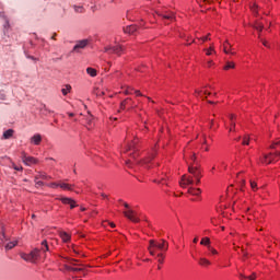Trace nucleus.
<instances>
[{"instance_id": "1", "label": "nucleus", "mask_w": 280, "mask_h": 280, "mask_svg": "<svg viewBox=\"0 0 280 280\" xmlns=\"http://www.w3.org/2000/svg\"><path fill=\"white\" fill-rule=\"evenodd\" d=\"M188 172L191 176L183 175L179 182L180 187H187V185H194V178H202V171L198 166H188Z\"/></svg>"}, {"instance_id": "2", "label": "nucleus", "mask_w": 280, "mask_h": 280, "mask_svg": "<svg viewBox=\"0 0 280 280\" xmlns=\"http://www.w3.org/2000/svg\"><path fill=\"white\" fill-rule=\"evenodd\" d=\"M170 248V243L165 240H161L160 242L150 240L148 250L152 257L156 255V250H161L162 253H166V250Z\"/></svg>"}, {"instance_id": "3", "label": "nucleus", "mask_w": 280, "mask_h": 280, "mask_svg": "<svg viewBox=\"0 0 280 280\" xmlns=\"http://www.w3.org/2000/svg\"><path fill=\"white\" fill-rule=\"evenodd\" d=\"M21 257L24 259V261L36 264V261H38V258L40 257V249L35 248L30 254H21Z\"/></svg>"}, {"instance_id": "4", "label": "nucleus", "mask_w": 280, "mask_h": 280, "mask_svg": "<svg viewBox=\"0 0 280 280\" xmlns=\"http://www.w3.org/2000/svg\"><path fill=\"white\" fill-rule=\"evenodd\" d=\"M104 51L106 54H116L117 56H121V51H124V48L119 45L116 46H106L104 48Z\"/></svg>"}, {"instance_id": "5", "label": "nucleus", "mask_w": 280, "mask_h": 280, "mask_svg": "<svg viewBox=\"0 0 280 280\" xmlns=\"http://www.w3.org/2000/svg\"><path fill=\"white\" fill-rule=\"evenodd\" d=\"M89 43H90L89 39L78 40L77 44L74 45L72 51L80 54V49H86V47H89Z\"/></svg>"}, {"instance_id": "6", "label": "nucleus", "mask_w": 280, "mask_h": 280, "mask_svg": "<svg viewBox=\"0 0 280 280\" xmlns=\"http://www.w3.org/2000/svg\"><path fill=\"white\" fill-rule=\"evenodd\" d=\"M79 260L73 259V258H68V264L63 265L65 270H67L68 272H71V270H73V266H84V265H80L78 264Z\"/></svg>"}, {"instance_id": "7", "label": "nucleus", "mask_w": 280, "mask_h": 280, "mask_svg": "<svg viewBox=\"0 0 280 280\" xmlns=\"http://www.w3.org/2000/svg\"><path fill=\"white\" fill-rule=\"evenodd\" d=\"M124 215H125V218H127L131 222H136V223L139 222V218H137V213L132 209L124 211Z\"/></svg>"}, {"instance_id": "8", "label": "nucleus", "mask_w": 280, "mask_h": 280, "mask_svg": "<svg viewBox=\"0 0 280 280\" xmlns=\"http://www.w3.org/2000/svg\"><path fill=\"white\" fill-rule=\"evenodd\" d=\"M59 200L62 202V205H69L70 209H75L78 205L75 203V200L69 198V197H61Z\"/></svg>"}, {"instance_id": "9", "label": "nucleus", "mask_w": 280, "mask_h": 280, "mask_svg": "<svg viewBox=\"0 0 280 280\" xmlns=\"http://www.w3.org/2000/svg\"><path fill=\"white\" fill-rule=\"evenodd\" d=\"M279 156L276 153H269L268 155H265L264 159L261 160V163H265L266 165H270L275 161V158Z\"/></svg>"}, {"instance_id": "10", "label": "nucleus", "mask_w": 280, "mask_h": 280, "mask_svg": "<svg viewBox=\"0 0 280 280\" xmlns=\"http://www.w3.org/2000/svg\"><path fill=\"white\" fill-rule=\"evenodd\" d=\"M22 161L23 163H25V165H36V163H38V160H36V158L27 155H24L22 158Z\"/></svg>"}, {"instance_id": "11", "label": "nucleus", "mask_w": 280, "mask_h": 280, "mask_svg": "<svg viewBox=\"0 0 280 280\" xmlns=\"http://www.w3.org/2000/svg\"><path fill=\"white\" fill-rule=\"evenodd\" d=\"M152 159H154V154H151L150 156H148L144 160H141L140 162H137L138 165H144V167H147V170H150V165L149 163H152Z\"/></svg>"}, {"instance_id": "12", "label": "nucleus", "mask_w": 280, "mask_h": 280, "mask_svg": "<svg viewBox=\"0 0 280 280\" xmlns=\"http://www.w3.org/2000/svg\"><path fill=\"white\" fill-rule=\"evenodd\" d=\"M42 141L43 137L40 136V133H36L33 137H31V143H33V145H40Z\"/></svg>"}, {"instance_id": "13", "label": "nucleus", "mask_w": 280, "mask_h": 280, "mask_svg": "<svg viewBox=\"0 0 280 280\" xmlns=\"http://www.w3.org/2000/svg\"><path fill=\"white\" fill-rule=\"evenodd\" d=\"M233 49V46H231V44L229 43V40H226L224 44H223V51L224 54H231L232 56L235 55V52L231 51Z\"/></svg>"}, {"instance_id": "14", "label": "nucleus", "mask_w": 280, "mask_h": 280, "mask_svg": "<svg viewBox=\"0 0 280 280\" xmlns=\"http://www.w3.org/2000/svg\"><path fill=\"white\" fill-rule=\"evenodd\" d=\"M238 277H240L241 280H255V279H257V273L256 272H252L250 276H246L244 273H240Z\"/></svg>"}, {"instance_id": "15", "label": "nucleus", "mask_w": 280, "mask_h": 280, "mask_svg": "<svg viewBox=\"0 0 280 280\" xmlns=\"http://www.w3.org/2000/svg\"><path fill=\"white\" fill-rule=\"evenodd\" d=\"M59 187L66 191H73V185L67 184L65 182L59 183Z\"/></svg>"}, {"instance_id": "16", "label": "nucleus", "mask_w": 280, "mask_h": 280, "mask_svg": "<svg viewBox=\"0 0 280 280\" xmlns=\"http://www.w3.org/2000/svg\"><path fill=\"white\" fill-rule=\"evenodd\" d=\"M125 34H135L137 32V25H129L124 28Z\"/></svg>"}, {"instance_id": "17", "label": "nucleus", "mask_w": 280, "mask_h": 280, "mask_svg": "<svg viewBox=\"0 0 280 280\" xmlns=\"http://www.w3.org/2000/svg\"><path fill=\"white\" fill-rule=\"evenodd\" d=\"M188 194H190L191 196H200V194H202V190L200 188H188Z\"/></svg>"}, {"instance_id": "18", "label": "nucleus", "mask_w": 280, "mask_h": 280, "mask_svg": "<svg viewBox=\"0 0 280 280\" xmlns=\"http://www.w3.org/2000/svg\"><path fill=\"white\" fill-rule=\"evenodd\" d=\"M86 74L91 78L97 77V70L95 68H86Z\"/></svg>"}, {"instance_id": "19", "label": "nucleus", "mask_w": 280, "mask_h": 280, "mask_svg": "<svg viewBox=\"0 0 280 280\" xmlns=\"http://www.w3.org/2000/svg\"><path fill=\"white\" fill-rule=\"evenodd\" d=\"M38 178H42V180H51V176H48L45 173H38L35 176V179L38 180Z\"/></svg>"}, {"instance_id": "20", "label": "nucleus", "mask_w": 280, "mask_h": 280, "mask_svg": "<svg viewBox=\"0 0 280 280\" xmlns=\"http://www.w3.org/2000/svg\"><path fill=\"white\" fill-rule=\"evenodd\" d=\"M16 244H19V241H13V242H9L4 248L5 250H12V248H14V246H16Z\"/></svg>"}, {"instance_id": "21", "label": "nucleus", "mask_w": 280, "mask_h": 280, "mask_svg": "<svg viewBox=\"0 0 280 280\" xmlns=\"http://www.w3.org/2000/svg\"><path fill=\"white\" fill-rule=\"evenodd\" d=\"M199 266H203V267L211 266V261H209V259L207 258H199Z\"/></svg>"}, {"instance_id": "22", "label": "nucleus", "mask_w": 280, "mask_h": 280, "mask_svg": "<svg viewBox=\"0 0 280 280\" xmlns=\"http://www.w3.org/2000/svg\"><path fill=\"white\" fill-rule=\"evenodd\" d=\"M13 135H14V131L12 129H9L3 132V139H11V137H13Z\"/></svg>"}, {"instance_id": "23", "label": "nucleus", "mask_w": 280, "mask_h": 280, "mask_svg": "<svg viewBox=\"0 0 280 280\" xmlns=\"http://www.w3.org/2000/svg\"><path fill=\"white\" fill-rule=\"evenodd\" d=\"M224 71H229V69H235V62L228 61L226 65L223 67Z\"/></svg>"}, {"instance_id": "24", "label": "nucleus", "mask_w": 280, "mask_h": 280, "mask_svg": "<svg viewBox=\"0 0 280 280\" xmlns=\"http://www.w3.org/2000/svg\"><path fill=\"white\" fill-rule=\"evenodd\" d=\"M60 237L63 242H69V240H71V235H69L67 232H61Z\"/></svg>"}, {"instance_id": "25", "label": "nucleus", "mask_w": 280, "mask_h": 280, "mask_svg": "<svg viewBox=\"0 0 280 280\" xmlns=\"http://www.w3.org/2000/svg\"><path fill=\"white\" fill-rule=\"evenodd\" d=\"M201 246H211V240L209 237H203L200 242Z\"/></svg>"}, {"instance_id": "26", "label": "nucleus", "mask_w": 280, "mask_h": 280, "mask_svg": "<svg viewBox=\"0 0 280 280\" xmlns=\"http://www.w3.org/2000/svg\"><path fill=\"white\" fill-rule=\"evenodd\" d=\"M40 250H43V253H47V250H49V244L47 243V241L42 242V248L39 249V252Z\"/></svg>"}, {"instance_id": "27", "label": "nucleus", "mask_w": 280, "mask_h": 280, "mask_svg": "<svg viewBox=\"0 0 280 280\" xmlns=\"http://www.w3.org/2000/svg\"><path fill=\"white\" fill-rule=\"evenodd\" d=\"M73 9H74V12H79L80 14L84 12V5H81V4H74Z\"/></svg>"}, {"instance_id": "28", "label": "nucleus", "mask_w": 280, "mask_h": 280, "mask_svg": "<svg viewBox=\"0 0 280 280\" xmlns=\"http://www.w3.org/2000/svg\"><path fill=\"white\" fill-rule=\"evenodd\" d=\"M71 92V85L67 84L66 88L61 90L62 95H68Z\"/></svg>"}, {"instance_id": "29", "label": "nucleus", "mask_w": 280, "mask_h": 280, "mask_svg": "<svg viewBox=\"0 0 280 280\" xmlns=\"http://www.w3.org/2000/svg\"><path fill=\"white\" fill-rule=\"evenodd\" d=\"M250 144V136H244L242 145H249Z\"/></svg>"}, {"instance_id": "30", "label": "nucleus", "mask_w": 280, "mask_h": 280, "mask_svg": "<svg viewBox=\"0 0 280 280\" xmlns=\"http://www.w3.org/2000/svg\"><path fill=\"white\" fill-rule=\"evenodd\" d=\"M233 119H235V116L231 115L230 116V121H231L230 132H233V130H235V121Z\"/></svg>"}, {"instance_id": "31", "label": "nucleus", "mask_w": 280, "mask_h": 280, "mask_svg": "<svg viewBox=\"0 0 280 280\" xmlns=\"http://www.w3.org/2000/svg\"><path fill=\"white\" fill-rule=\"evenodd\" d=\"M128 104H130V98L122 101L120 104L121 110H124V108H126V106H128Z\"/></svg>"}, {"instance_id": "32", "label": "nucleus", "mask_w": 280, "mask_h": 280, "mask_svg": "<svg viewBox=\"0 0 280 280\" xmlns=\"http://www.w3.org/2000/svg\"><path fill=\"white\" fill-rule=\"evenodd\" d=\"M71 272H84V268L72 266Z\"/></svg>"}, {"instance_id": "33", "label": "nucleus", "mask_w": 280, "mask_h": 280, "mask_svg": "<svg viewBox=\"0 0 280 280\" xmlns=\"http://www.w3.org/2000/svg\"><path fill=\"white\" fill-rule=\"evenodd\" d=\"M207 56H211L212 54H215V49L213 48V45L210 46V48L208 50H206Z\"/></svg>"}, {"instance_id": "34", "label": "nucleus", "mask_w": 280, "mask_h": 280, "mask_svg": "<svg viewBox=\"0 0 280 280\" xmlns=\"http://www.w3.org/2000/svg\"><path fill=\"white\" fill-rule=\"evenodd\" d=\"M158 258H159L158 259L159 264H163L165 256L162 253H160V254H158Z\"/></svg>"}, {"instance_id": "35", "label": "nucleus", "mask_w": 280, "mask_h": 280, "mask_svg": "<svg viewBox=\"0 0 280 280\" xmlns=\"http://www.w3.org/2000/svg\"><path fill=\"white\" fill-rule=\"evenodd\" d=\"M208 250L211 253V255H218V250L211 246H208Z\"/></svg>"}, {"instance_id": "36", "label": "nucleus", "mask_w": 280, "mask_h": 280, "mask_svg": "<svg viewBox=\"0 0 280 280\" xmlns=\"http://www.w3.org/2000/svg\"><path fill=\"white\" fill-rule=\"evenodd\" d=\"M250 187H252L253 191H257V183L256 182L250 180Z\"/></svg>"}, {"instance_id": "37", "label": "nucleus", "mask_w": 280, "mask_h": 280, "mask_svg": "<svg viewBox=\"0 0 280 280\" xmlns=\"http://www.w3.org/2000/svg\"><path fill=\"white\" fill-rule=\"evenodd\" d=\"M250 10L253 12H257V4L255 2H253L250 5H249Z\"/></svg>"}, {"instance_id": "38", "label": "nucleus", "mask_w": 280, "mask_h": 280, "mask_svg": "<svg viewBox=\"0 0 280 280\" xmlns=\"http://www.w3.org/2000/svg\"><path fill=\"white\" fill-rule=\"evenodd\" d=\"M35 185H36V187H43V185H45V183L35 178Z\"/></svg>"}, {"instance_id": "39", "label": "nucleus", "mask_w": 280, "mask_h": 280, "mask_svg": "<svg viewBox=\"0 0 280 280\" xmlns=\"http://www.w3.org/2000/svg\"><path fill=\"white\" fill-rule=\"evenodd\" d=\"M163 19H166L167 21H173L174 20V15L166 14V15H163Z\"/></svg>"}, {"instance_id": "40", "label": "nucleus", "mask_w": 280, "mask_h": 280, "mask_svg": "<svg viewBox=\"0 0 280 280\" xmlns=\"http://www.w3.org/2000/svg\"><path fill=\"white\" fill-rule=\"evenodd\" d=\"M255 30H257L258 32H262L264 26L261 24H256Z\"/></svg>"}, {"instance_id": "41", "label": "nucleus", "mask_w": 280, "mask_h": 280, "mask_svg": "<svg viewBox=\"0 0 280 280\" xmlns=\"http://www.w3.org/2000/svg\"><path fill=\"white\" fill-rule=\"evenodd\" d=\"M48 187H51L52 189H56V187H60V184L51 183L50 185H48Z\"/></svg>"}, {"instance_id": "42", "label": "nucleus", "mask_w": 280, "mask_h": 280, "mask_svg": "<svg viewBox=\"0 0 280 280\" xmlns=\"http://www.w3.org/2000/svg\"><path fill=\"white\" fill-rule=\"evenodd\" d=\"M165 180V177H160L159 179H155L154 183H163Z\"/></svg>"}, {"instance_id": "43", "label": "nucleus", "mask_w": 280, "mask_h": 280, "mask_svg": "<svg viewBox=\"0 0 280 280\" xmlns=\"http://www.w3.org/2000/svg\"><path fill=\"white\" fill-rule=\"evenodd\" d=\"M261 40V43H262V45L265 46V47H270L269 45H268V42L267 40H265V39H260Z\"/></svg>"}, {"instance_id": "44", "label": "nucleus", "mask_w": 280, "mask_h": 280, "mask_svg": "<svg viewBox=\"0 0 280 280\" xmlns=\"http://www.w3.org/2000/svg\"><path fill=\"white\" fill-rule=\"evenodd\" d=\"M277 145H280V140L277 141L276 143H273V144L271 145V148H277Z\"/></svg>"}, {"instance_id": "45", "label": "nucleus", "mask_w": 280, "mask_h": 280, "mask_svg": "<svg viewBox=\"0 0 280 280\" xmlns=\"http://www.w3.org/2000/svg\"><path fill=\"white\" fill-rule=\"evenodd\" d=\"M203 145H207V136L206 135H203Z\"/></svg>"}, {"instance_id": "46", "label": "nucleus", "mask_w": 280, "mask_h": 280, "mask_svg": "<svg viewBox=\"0 0 280 280\" xmlns=\"http://www.w3.org/2000/svg\"><path fill=\"white\" fill-rule=\"evenodd\" d=\"M195 185H200V178H195Z\"/></svg>"}, {"instance_id": "47", "label": "nucleus", "mask_w": 280, "mask_h": 280, "mask_svg": "<svg viewBox=\"0 0 280 280\" xmlns=\"http://www.w3.org/2000/svg\"><path fill=\"white\" fill-rule=\"evenodd\" d=\"M26 58H28L30 60H36L34 56H26Z\"/></svg>"}, {"instance_id": "48", "label": "nucleus", "mask_w": 280, "mask_h": 280, "mask_svg": "<svg viewBox=\"0 0 280 280\" xmlns=\"http://www.w3.org/2000/svg\"><path fill=\"white\" fill-rule=\"evenodd\" d=\"M135 93H136V95H139V96H141V95H142V94H141V92H140L139 90L135 91Z\"/></svg>"}, {"instance_id": "49", "label": "nucleus", "mask_w": 280, "mask_h": 280, "mask_svg": "<svg viewBox=\"0 0 280 280\" xmlns=\"http://www.w3.org/2000/svg\"><path fill=\"white\" fill-rule=\"evenodd\" d=\"M124 207H125L126 209H130V206H129L128 203H126V202H124Z\"/></svg>"}, {"instance_id": "50", "label": "nucleus", "mask_w": 280, "mask_h": 280, "mask_svg": "<svg viewBox=\"0 0 280 280\" xmlns=\"http://www.w3.org/2000/svg\"><path fill=\"white\" fill-rule=\"evenodd\" d=\"M195 93H196V95H200L202 93V91L196 90Z\"/></svg>"}, {"instance_id": "51", "label": "nucleus", "mask_w": 280, "mask_h": 280, "mask_svg": "<svg viewBox=\"0 0 280 280\" xmlns=\"http://www.w3.org/2000/svg\"><path fill=\"white\" fill-rule=\"evenodd\" d=\"M56 36H58V34L55 33V34L51 36V39H52V40H56Z\"/></svg>"}, {"instance_id": "52", "label": "nucleus", "mask_w": 280, "mask_h": 280, "mask_svg": "<svg viewBox=\"0 0 280 280\" xmlns=\"http://www.w3.org/2000/svg\"><path fill=\"white\" fill-rule=\"evenodd\" d=\"M91 10H93V12H95V10H97V8L94 5H91Z\"/></svg>"}, {"instance_id": "53", "label": "nucleus", "mask_w": 280, "mask_h": 280, "mask_svg": "<svg viewBox=\"0 0 280 280\" xmlns=\"http://www.w3.org/2000/svg\"><path fill=\"white\" fill-rule=\"evenodd\" d=\"M109 226H110L112 229H115V223L110 222V223H109Z\"/></svg>"}, {"instance_id": "54", "label": "nucleus", "mask_w": 280, "mask_h": 280, "mask_svg": "<svg viewBox=\"0 0 280 280\" xmlns=\"http://www.w3.org/2000/svg\"><path fill=\"white\" fill-rule=\"evenodd\" d=\"M192 242L194 244H198V237H195Z\"/></svg>"}, {"instance_id": "55", "label": "nucleus", "mask_w": 280, "mask_h": 280, "mask_svg": "<svg viewBox=\"0 0 280 280\" xmlns=\"http://www.w3.org/2000/svg\"><path fill=\"white\" fill-rule=\"evenodd\" d=\"M14 170H16L19 172V171L23 170V167L15 166Z\"/></svg>"}, {"instance_id": "56", "label": "nucleus", "mask_w": 280, "mask_h": 280, "mask_svg": "<svg viewBox=\"0 0 280 280\" xmlns=\"http://www.w3.org/2000/svg\"><path fill=\"white\" fill-rule=\"evenodd\" d=\"M91 121H92V117L90 116L88 117V124H91Z\"/></svg>"}, {"instance_id": "57", "label": "nucleus", "mask_w": 280, "mask_h": 280, "mask_svg": "<svg viewBox=\"0 0 280 280\" xmlns=\"http://www.w3.org/2000/svg\"><path fill=\"white\" fill-rule=\"evenodd\" d=\"M97 95L102 96V95H104V92H103V91H100V92L97 93Z\"/></svg>"}, {"instance_id": "58", "label": "nucleus", "mask_w": 280, "mask_h": 280, "mask_svg": "<svg viewBox=\"0 0 280 280\" xmlns=\"http://www.w3.org/2000/svg\"><path fill=\"white\" fill-rule=\"evenodd\" d=\"M202 40H209V36L202 37Z\"/></svg>"}, {"instance_id": "59", "label": "nucleus", "mask_w": 280, "mask_h": 280, "mask_svg": "<svg viewBox=\"0 0 280 280\" xmlns=\"http://www.w3.org/2000/svg\"><path fill=\"white\" fill-rule=\"evenodd\" d=\"M213 65V61H208V67H211Z\"/></svg>"}, {"instance_id": "60", "label": "nucleus", "mask_w": 280, "mask_h": 280, "mask_svg": "<svg viewBox=\"0 0 280 280\" xmlns=\"http://www.w3.org/2000/svg\"><path fill=\"white\" fill-rule=\"evenodd\" d=\"M191 161H196V154L191 156Z\"/></svg>"}, {"instance_id": "61", "label": "nucleus", "mask_w": 280, "mask_h": 280, "mask_svg": "<svg viewBox=\"0 0 280 280\" xmlns=\"http://www.w3.org/2000/svg\"><path fill=\"white\" fill-rule=\"evenodd\" d=\"M68 115H69V117H74L75 114L69 113Z\"/></svg>"}, {"instance_id": "62", "label": "nucleus", "mask_w": 280, "mask_h": 280, "mask_svg": "<svg viewBox=\"0 0 280 280\" xmlns=\"http://www.w3.org/2000/svg\"><path fill=\"white\" fill-rule=\"evenodd\" d=\"M1 240H5V233H2Z\"/></svg>"}, {"instance_id": "63", "label": "nucleus", "mask_w": 280, "mask_h": 280, "mask_svg": "<svg viewBox=\"0 0 280 280\" xmlns=\"http://www.w3.org/2000/svg\"><path fill=\"white\" fill-rule=\"evenodd\" d=\"M102 197H103V198H108V196H106L105 194H102Z\"/></svg>"}, {"instance_id": "64", "label": "nucleus", "mask_w": 280, "mask_h": 280, "mask_svg": "<svg viewBox=\"0 0 280 280\" xmlns=\"http://www.w3.org/2000/svg\"><path fill=\"white\" fill-rule=\"evenodd\" d=\"M126 163H127L128 167H130V161H127Z\"/></svg>"}]
</instances>
